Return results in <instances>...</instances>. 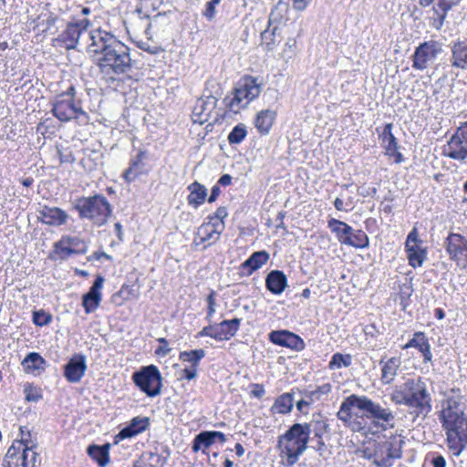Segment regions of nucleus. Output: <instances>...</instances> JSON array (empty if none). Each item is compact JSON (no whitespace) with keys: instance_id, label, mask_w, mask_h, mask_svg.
<instances>
[{"instance_id":"nucleus-63","label":"nucleus","mask_w":467,"mask_h":467,"mask_svg":"<svg viewBox=\"0 0 467 467\" xmlns=\"http://www.w3.org/2000/svg\"><path fill=\"white\" fill-rule=\"evenodd\" d=\"M432 467H446V460L441 454H435L431 459Z\"/></svg>"},{"instance_id":"nucleus-48","label":"nucleus","mask_w":467,"mask_h":467,"mask_svg":"<svg viewBox=\"0 0 467 467\" xmlns=\"http://www.w3.org/2000/svg\"><path fill=\"white\" fill-rule=\"evenodd\" d=\"M270 27L271 26H268V27L261 33L262 43L265 46L267 51L273 50L275 34L278 30L277 26H273L272 29H270Z\"/></svg>"},{"instance_id":"nucleus-10","label":"nucleus","mask_w":467,"mask_h":467,"mask_svg":"<svg viewBox=\"0 0 467 467\" xmlns=\"http://www.w3.org/2000/svg\"><path fill=\"white\" fill-rule=\"evenodd\" d=\"M327 227L341 244L358 249H365L369 245L368 236L364 231L355 230L343 221L331 218L327 221Z\"/></svg>"},{"instance_id":"nucleus-13","label":"nucleus","mask_w":467,"mask_h":467,"mask_svg":"<svg viewBox=\"0 0 467 467\" xmlns=\"http://www.w3.org/2000/svg\"><path fill=\"white\" fill-rule=\"evenodd\" d=\"M304 432L307 436V443L312 441L315 442L311 448L318 452L319 456H323L327 445L324 441V435L329 432V424L321 415L314 416L307 423H302Z\"/></svg>"},{"instance_id":"nucleus-64","label":"nucleus","mask_w":467,"mask_h":467,"mask_svg":"<svg viewBox=\"0 0 467 467\" xmlns=\"http://www.w3.org/2000/svg\"><path fill=\"white\" fill-rule=\"evenodd\" d=\"M201 337H209L212 338H214L215 335V326L214 325H209L207 327H204L199 333Z\"/></svg>"},{"instance_id":"nucleus-57","label":"nucleus","mask_w":467,"mask_h":467,"mask_svg":"<svg viewBox=\"0 0 467 467\" xmlns=\"http://www.w3.org/2000/svg\"><path fill=\"white\" fill-rule=\"evenodd\" d=\"M227 215H228V212H227L226 207L220 206L216 209L215 213L213 215H209L207 217V219L211 220V221H213V220L223 221L227 217Z\"/></svg>"},{"instance_id":"nucleus-31","label":"nucleus","mask_w":467,"mask_h":467,"mask_svg":"<svg viewBox=\"0 0 467 467\" xmlns=\"http://www.w3.org/2000/svg\"><path fill=\"white\" fill-rule=\"evenodd\" d=\"M287 286V277L281 270H272L265 277V287L274 295H281Z\"/></svg>"},{"instance_id":"nucleus-3","label":"nucleus","mask_w":467,"mask_h":467,"mask_svg":"<svg viewBox=\"0 0 467 467\" xmlns=\"http://www.w3.org/2000/svg\"><path fill=\"white\" fill-rule=\"evenodd\" d=\"M390 400L396 405H405L412 417L425 418L431 411V396L426 383L420 379H407L394 388Z\"/></svg>"},{"instance_id":"nucleus-32","label":"nucleus","mask_w":467,"mask_h":467,"mask_svg":"<svg viewBox=\"0 0 467 467\" xmlns=\"http://www.w3.org/2000/svg\"><path fill=\"white\" fill-rule=\"evenodd\" d=\"M25 442L26 440L22 437L20 441H15L8 448L7 452L3 460V467H16L21 462L20 455L24 451Z\"/></svg>"},{"instance_id":"nucleus-18","label":"nucleus","mask_w":467,"mask_h":467,"mask_svg":"<svg viewBox=\"0 0 467 467\" xmlns=\"http://www.w3.org/2000/svg\"><path fill=\"white\" fill-rule=\"evenodd\" d=\"M444 246L451 260L462 268L467 266V239L455 233H450L445 238Z\"/></svg>"},{"instance_id":"nucleus-4","label":"nucleus","mask_w":467,"mask_h":467,"mask_svg":"<svg viewBox=\"0 0 467 467\" xmlns=\"http://www.w3.org/2000/svg\"><path fill=\"white\" fill-rule=\"evenodd\" d=\"M404 444V437L400 434L384 436L375 441L372 448H366L364 457L377 467H392L396 460L402 458Z\"/></svg>"},{"instance_id":"nucleus-60","label":"nucleus","mask_w":467,"mask_h":467,"mask_svg":"<svg viewBox=\"0 0 467 467\" xmlns=\"http://www.w3.org/2000/svg\"><path fill=\"white\" fill-rule=\"evenodd\" d=\"M197 370L198 368L194 367H186L184 369L182 370V379H185L188 380H192L197 377Z\"/></svg>"},{"instance_id":"nucleus-35","label":"nucleus","mask_w":467,"mask_h":467,"mask_svg":"<svg viewBox=\"0 0 467 467\" xmlns=\"http://www.w3.org/2000/svg\"><path fill=\"white\" fill-rule=\"evenodd\" d=\"M109 443L103 445L91 444L87 448L88 455L100 467H106L109 463Z\"/></svg>"},{"instance_id":"nucleus-56","label":"nucleus","mask_w":467,"mask_h":467,"mask_svg":"<svg viewBox=\"0 0 467 467\" xmlns=\"http://www.w3.org/2000/svg\"><path fill=\"white\" fill-rule=\"evenodd\" d=\"M57 155L61 163H73L76 159L69 150L57 149Z\"/></svg>"},{"instance_id":"nucleus-27","label":"nucleus","mask_w":467,"mask_h":467,"mask_svg":"<svg viewBox=\"0 0 467 467\" xmlns=\"http://www.w3.org/2000/svg\"><path fill=\"white\" fill-rule=\"evenodd\" d=\"M269 259V254L266 251H257L253 253L240 265V275L242 276H249L254 271L261 268Z\"/></svg>"},{"instance_id":"nucleus-47","label":"nucleus","mask_w":467,"mask_h":467,"mask_svg":"<svg viewBox=\"0 0 467 467\" xmlns=\"http://www.w3.org/2000/svg\"><path fill=\"white\" fill-rule=\"evenodd\" d=\"M247 136L246 126L239 123L234 126L228 134L227 140L230 144H240Z\"/></svg>"},{"instance_id":"nucleus-11","label":"nucleus","mask_w":467,"mask_h":467,"mask_svg":"<svg viewBox=\"0 0 467 467\" xmlns=\"http://www.w3.org/2000/svg\"><path fill=\"white\" fill-rule=\"evenodd\" d=\"M131 379L135 386L147 397L154 398L161 393L162 377L155 365L141 367L132 373Z\"/></svg>"},{"instance_id":"nucleus-12","label":"nucleus","mask_w":467,"mask_h":467,"mask_svg":"<svg viewBox=\"0 0 467 467\" xmlns=\"http://www.w3.org/2000/svg\"><path fill=\"white\" fill-rule=\"evenodd\" d=\"M337 416L353 431H364V423L360 422L359 395L351 394L344 399Z\"/></svg>"},{"instance_id":"nucleus-16","label":"nucleus","mask_w":467,"mask_h":467,"mask_svg":"<svg viewBox=\"0 0 467 467\" xmlns=\"http://www.w3.org/2000/svg\"><path fill=\"white\" fill-rule=\"evenodd\" d=\"M91 22L85 17H74L72 21L67 23L66 29L58 36L57 40L63 43L67 49L77 48L80 36L86 33Z\"/></svg>"},{"instance_id":"nucleus-9","label":"nucleus","mask_w":467,"mask_h":467,"mask_svg":"<svg viewBox=\"0 0 467 467\" xmlns=\"http://www.w3.org/2000/svg\"><path fill=\"white\" fill-rule=\"evenodd\" d=\"M262 80L253 76H244L238 82L234 88L233 98H226L228 100L226 105L233 112H238L241 109L245 108L250 101L256 99L262 90Z\"/></svg>"},{"instance_id":"nucleus-52","label":"nucleus","mask_w":467,"mask_h":467,"mask_svg":"<svg viewBox=\"0 0 467 467\" xmlns=\"http://www.w3.org/2000/svg\"><path fill=\"white\" fill-rule=\"evenodd\" d=\"M26 400L29 402H37L42 395L40 390L33 386H27L25 388Z\"/></svg>"},{"instance_id":"nucleus-1","label":"nucleus","mask_w":467,"mask_h":467,"mask_svg":"<svg viewBox=\"0 0 467 467\" xmlns=\"http://www.w3.org/2000/svg\"><path fill=\"white\" fill-rule=\"evenodd\" d=\"M91 43L88 54L96 57L101 74L115 79L116 75L129 74L132 70L130 47L113 34L98 29L89 33Z\"/></svg>"},{"instance_id":"nucleus-15","label":"nucleus","mask_w":467,"mask_h":467,"mask_svg":"<svg viewBox=\"0 0 467 467\" xmlns=\"http://www.w3.org/2000/svg\"><path fill=\"white\" fill-rule=\"evenodd\" d=\"M443 154L452 160L465 161L467 160V121L457 128L454 134L443 147Z\"/></svg>"},{"instance_id":"nucleus-21","label":"nucleus","mask_w":467,"mask_h":467,"mask_svg":"<svg viewBox=\"0 0 467 467\" xmlns=\"http://www.w3.org/2000/svg\"><path fill=\"white\" fill-rule=\"evenodd\" d=\"M150 420L149 417H134L130 420L127 426L122 428L114 437V444H118L125 439H131L149 429Z\"/></svg>"},{"instance_id":"nucleus-55","label":"nucleus","mask_w":467,"mask_h":467,"mask_svg":"<svg viewBox=\"0 0 467 467\" xmlns=\"http://www.w3.org/2000/svg\"><path fill=\"white\" fill-rule=\"evenodd\" d=\"M157 341L161 344L159 348H156L155 354L161 357H165L171 352V348L168 347V340L164 337H159Z\"/></svg>"},{"instance_id":"nucleus-59","label":"nucleus","mask_w":467,"mask_h":467,"mask_svg":"<svg viewBox=\"0 0 467 467\" xmlns=\"http://www.w3.org/2000/svg\"><path fill=\"white\" fill-rule=\"evenodd\" d=\"M422 243L423 241L419 238V233L417 228H413L407 236L405 245L413 244H421Z\"/></svg>"},{"instance_id":"nucleus-33","label":"nucleus","mask_w":467,"mask_h":467,"mask_svg":"<svg viewBox=\"0 0 467 467\" xmlns=\"http://www.w3.org/2000/svg\"><path fill=\"white\" fill-rule=\"evenodd\" d=\"M379 364L382 366L381 368V381L383 384H390L397 376L398 369L401 365L400 358L398 357H392L387 361L381 358Z\"/></svg>"},{"instance_id":"nucleus-46","label":"nucleus","mask_w":467,"mask_h":467,"mask_svg":"<svg viewBox=\"0 0 467 467\" xmlns=\"http://www.w3.org/2000/svg\"><path fill=\"white\" fill-rule=\"evenodd\" d=\"M352 364V356L350 354L335 353L328 363L331 370L339 369L341 368H348Z\"/></svg>"},{"instance_id":"nucleus-37","label":"nucleus","mask_w":467,"mask_h":467,"mask_svg":"<svg viewBox=\"0 0 467 467\" xmlns=\"http://www.w3.org/2000/svg\"><path fill=\"white\" fill-rule=\"evenodd\" d=\"M451 62L454 67L467 69V44L458 41L452 45Z\"/></svg>"},{"instance_id":"nucleus-6","label":"nucleus","mask_w":467,"mask_h":467,"mask_svg":"<svg viewBox=\"0 0 467 467\" xmlns=\"http://www.w3.org/2000/svg\"><path fill=\"white\" fill-rule=\"evenodd\" d=\"M277 448L284 466L292 467L308 448L307 436L304 432L302 423H294L278 437Z\"/></svg>"},{"instance_id":"nucleus-24","label":"nucleus","mask_w":467,"mask_h":467,"mask_svg":"<svg viewBox=\"0 0 467 467\" xmlns=\"http://www.w3.org/2000/svg\"><path fill=\"white\" fill-rule=\"evenodd\" d=\"M393 124L387 123L382 130L381 139L383 147L386 150V153L389 157L394 158L396 163H401L404 161V157L401 152L399 151V145L396 137L392 133Z\"/></svg>"},{"instance_id":"nucleus-14","label":"nucleus","mask_w":467,"mask_h":467,"mask_svg":"<svg viewBox=\"0 0 467 467\" xmlns=\"http://www.w3.org/2000/svg\"><path fill=\"white\" fill-rule=\"evenodd\" d=\"M442 47V43L436 40L420 43L412 55V67L417 70H425L429 63L443 52Z\"/></svg>"},{"instance_id":"nucleus-2","label":"nucleus","mask_w":467,"mask_h":467,"mask_svg":"<svg viewBox=\"0 0 467 467\" xmlns=\"http://www.w3.org/2000/svg\"><path fill=\"white\" fill-rule=\"evenodd\" d=\"M464 397L459 389L444 394L439 420L446 434L448 449L460 456L467 446V417L464 413Z\"/></svg>"},{"instance_id":"nucleus-58","label":"nucleus","mask_w":467,"mask_h":467,"mask_svg":"<svg viewBox=\"0 0 467 467\" xmlns=\"http://www.w3.org/2000/svg\"><path fill=\"white\" fill-rule=\"evenodd\" d=\"M148 456V460L152 462L150 463V465L152 467H156L158 465H164L165 462H166V459L165 458H162L160 454L156 453V452H149L146 454Z\"/></svg>"},{"instance_id":"nucleus-8","label":"nucleus","mask_w":467,"mask_h":467,"mask_svg":"<svg viewBox=\"0 0 467 467\" xmlns=\"http://www.w3.org/2000/svg\"><path fill=\"white\" fill-rule=\"evenodd\" d=\"M75 209L81 219H88L97 226L104 225L112 213L111 204L101 194L77 200Z\"/></svg>"},{"instance_id":"nucleus-36","label":"nucleus","mask_w":467,"mask_h":467,"mask_svg":"<svg viewBox=\"0 0 467 467\" xmlns=\"http://www.w3.org/2000/svg\"><path fill=\"white\" fill-rule=\"evenodd\" d=\"M409 265L413 268L420 267L427 259V250L421 244H413L405 245Z\"/></svg>"},{"instance_id":"nucleus-7","label":"nucleus","mask_w":467,"mask_h":467,"mask_svg":"<svg viewBox=\"0 0 467 467\" xmlns=\"http://www.w3.org/2000/svg\"><path fill=\"white\" fill-rule=\"evenodd\" d=\"M360 422L364 431L372 428L386 431L395 426V415L389 408L382 407L367 396H359Z\"/></svg>"},{"instance_id":"nucleus-62","label":"nucleus","mask_w":467,"mask_h":467,"mask_svg":"<svg viewBox=\"0 0 467 467\" xmlns=\"http://www.w3.org/2000/svg\"><path fill=\"white\" fill-rule=\"evenodd\" d=\"M253 389L251 390V396L261 399L265 394V389L263 385L261 384H253L252 385Z\"/></svg>"},{"instance_id":"nucleus-19","label":"nucleus","mask_w":467,"mask_h":467,"mask_svg":"<svg viewBox=\"0 0 467 467\" xmlns=\"http://www.w3.org/2000/svg\"><path fill=\"white\" fill-rule=\"evenodd\" d=\"M268 338L275 345L284 347L294 351L299 352L306 348L302 337L298 335L285 329L273 330L269 333Z\"/></svg>"},{"instance_id":"nucleus-39","label":"nucleus","mask_w":467,"mask_h":467,"mask_svg":"<svg viewBox=\"0 0 467 467\" xmlns=\"http://www.w3.org/2000/svg\"><path fill=\"white\" fill-rule=\"evenodd\" d=\"M36 443L33 441L25 442L24 451L20 455L22 467H36L39 464L41 459L38 453L35 451Z\"/></svg>"},{"instance_id":"nucleus-20","label":"nucleus","mask_w":467,"mask_h":467,"mask_svg":"<svg viewBox=\"0 0 467 467\" xmlns=\"http://www.w3.org/2000/svg\"><path fill=\"white\" fill-rule=\"evenodd\" d=\"M86 357L83 354H74L64 366V377L69 383H78L87 370Z\"/></svg>"},{"instance_id":"nucleus-25","label":"nucleus","mask_w":467,"mask_h":467,"mask_svg":"<svg viewBox=\"0 0 467 467\" xmlns=\"http://www.w3.org/2000/svg\"><path fill=\"white\" fill-rule=\"evenodd\" d=\"M147 151L139 150L138 154L130 161V167L124 171L123 178L127 182H134L139 176L147 173L146 163Z\"/></svg>"},{"instance_id":"nucleus-54","label":"nucleus","mask_w":467,"mask_h":467,"mask_svg":"<svg viewBox=\"0 0 467 467\" xmlns=\"http://www.w3.org/2000/svg\"><path fill=\"white\" fill-rule=\"evenodd\" d=\"M205 223L211 225V228L213 229L212 232H213V234H217V236H215V239H219L220 235L222 234V233L223 232V230L225 228L224 222L218 221V220H213V221L208 220V222Z\"/></svg>"},{"instance_id":"nucleus-40","label":"nucleus","mask_w":467,"mask_h":467,"mask_svg":"<svg viewBox=\"0 0 467 467\" xmlns=\"http://www.w3.org/2000/svg\"><path fill=\"white\" fill-rule=\"evenodd\" d=\"M294 406V394L290 392L283 393L278 396L270 410L273 414H287L289 413Z\"/></svg>"},{"instance_id":"nucleus-28","label":"nucleus","mask_w":467,"mask_h":467,"mask_svg":"<svg viewBox=\"0 0 467 467\" xmlns=\"http://www.w3.org/2000/svg\"><path fill=\"white\" fill-rule=\"evenodd\" d=\"M410 348H417L421 353L424 363L431 362V344L424 332H415L413 337L403 346V349Z\"/></svg>"},{"instance_id":"nucleus-45","label":"nucleus","mask_w":467,"mask_h":467,"mask_svg":"<svg viewBox=\"0 0 467 467\" xmlns=\"http://www.w3.org/2000/svg\"><path fill=\"white\" fill-rule=\"evenodd\" d=\"M213 229L211 228V225L209 224H206L205 223H202L197 230L196 232V237L194 238V244L196 245L202 244V243H204V242H208V241H213V243H215L216 241H218L219 239H215V236H217V234H213V232H212Z\"/></svg>"},{"instance_id":"nucleus-17","label":"nucleus","mask_w":467,"mask_h":467,"mask_svg":"<svg viewBox=\"0 0 467 467\" xmlns=\"http://www.w3.org/2000/svg\"><path fill=\"white\" fill-rule=\"evenodd\" d=\"M87 252V244L77 236L63 235L54 244V254L59 260L66 261L73 255L85 254Z\"/></svg>"},{"instance_id":"nucleus-38","label":"nucleus","mask_w":467,"mask_h":467,"mask_svg":"<svg viewBox=\"0 0 467 467\" xmlns=\"http://www.w3.org/2000/svg\"><path fill=\"white\" fill-rule=\"evenodd\" d=\"M188 191L190 192L187 197L189 205L198 208L204 203L207 196V189L204 185L198 182H193L188 186Z\"/></svg>"},{"instance_id":"nucleus-41","label":"nucleus","mask_w":467,"mask_h":467,"mask_svg":"<svg viewBox=\"0 0 467 467\" xmlns=\"http://www.w3.org/2000/svg\"><path fill=\"white\" fill-rule=\"evenodd\" d=\"M214 439L211 431H201L197 434L193 441L192 449L194 452L202 450L205 455H209L207 449L214 443Z\"/></svg>"},{"instance_id":"nucleus-49","label":"nucleus","mask_w":467,"mask_h":467,"mask_svg":"<svg viewBox=\"0 0 467 467\" xmlns=\"http://www.w3.org/2000/svg\"><path fill=\"white\" fill-rule=\"evenodd\" d=\"M413 293V288L410 285H402L400 286L399 298L400 304L402 306L403 310H406L407 306L410 304V297Z\"/></svg>"},{"instance_id":"nucleus-26","label":"nucleus","mask_w":467,"mask_h":467,"mask_svg":"<svg viewBox=\"0 0 467 467\" xmlns=\"http://www.w3.org/2000/svg\"><path fill=\"white\" fill-rule=\"evenodd\" d=\"M40 221L50 226H60L67 223L68 214L58 207L44 206L39 211Z\"/></svg>"},{"instance_id":"nucleus-29","label":"nucleus","mask_w":467,"mask_h":467,"mask_svg":"<svg viewBox=\"0 0 467 467\" xmlns=\"http://www.w3.org/2000/svg\"><path fill=\"white\" fill-rule=\"evenodd\" d=\"M461 2L462 0H438L436 5L432 7L433 13L436 16V17L433 18L432 26L440 30L444 25L448 12L457 6Z\"/></svg>"},{"instance_id":"nucleus-44","label":"nucleus","mask_w":467,"mask_h":467,"mask_svg":"<svg viewBox=\"0 0 467 467\" xmlns=\"http://www.w3.org/2000/svg\"><path fill=\"white\" fill-rule=\"evenodd\" d=\"M206 352L200 349H193L191 351H182L179 354V359L182 362L190 363L191 367L198 368L200 361L205 357Z\"/></svg>"},{"instance_id":"nucleus-42","label":"nucleus","mask_w":467,"mask_h":467,"mask_svg":"<svg viewBox=\"0 0 467 467\" xmlns=\"http://www.w3.org/2000/svg\"><path fill=\"white\" fill-rule=\"evenodd\" d=\"M288 3L285 0H279L271 10L269 15V26H277L286 19L288 14Z\"/></svg>"},{"instance_id":"nucleus-51","label":"nucleus","mask_w":467,"mask_h":467,"mask_svg":"<svg viewBox=\"0 0 467 467\" xmlns=\"http://www.w3.org/2000/svg\"><path fill=\"white\" fill-rule=\"evenodd\" d=\"M221 0H210L206 3L205 9L202 16L209 21L213 20L216 15V6L220 4Z\"/></svg>"},{"instance_id":"nucleus-61","label":"nucleus","mask_w":467,"mask_h":467,"mask_svg":"<svg viewBox=\"0 0 467 467\" xmlns=\"http://www.w3.org/2000/svg\"><path fill=\"white\" fill-rule=\"evenodd\" d=\"M312 0H292V7L296 12L305 11Z\"/></svg>"},{"instance_id":"nucleus-30","label":"nucleus","mask_w":467,"mask_h":467,"mask_svg":"<svg viewBox=\"0 0 467 467\" xmlns=\"http://www.w3.org/2000/svg\"><path fill=\"white\" fill-rule=\"evenodd\" d=\"M241 324L240 318H233L230 320H223L221 323L214 324L215 335L214 339L217 341L229 340L235 336L239 330Z\"/></svg>"},{"instance_id":"nucleus-5","label":"nucleus","mask_w":467,"mask_h":467,"mask_svg":"<svg viewBox=\"0 0 467 467\" xmlns=\"http://www.w3.org/2000/svg\"><path fill=\"white\" fill-rule=\"evenodd\" d=\"M76 95V88L73 85H70L66 91L56 95L51 101V112L61 122L75 119L80 124H87L89 117L82 109L81 101L77 99Z\"/></svg>"},{"instance_id":"nucleus-34","label":"nucleus","mask_w":467,"mask_h":467,"mask_svg":"<svg viewBox=\"0 0 467 467\" xmlns=\"http://www.w3.org/2000/svg\"><path fill=\"white\" fill-rule=\"evenodd\" d=\"M276 118V111L273 109H263L256 114L254 126L262 135L269 133L273 123Z\"/></svg>"},{"instance_id":"nucleus-43","label":"nucleus","mask_w":467,"mask_h":467,"mask_svg":"<svg viewBox=\"0 0 467 467\" xmlns=\"http://www.w3.org/2000/svg\"><path fill=\"white\" fill-rule=\"evenodd\" d=\"M26 371L44 370L46 360L36 352H30L22 361Z\"/></svg>"},{"instance_id":"nucleus-53","label":"nucleus","mask_w":467,"mask_h":467,"mask_svg":"<svg viewBox=\"0 0 467 467\" xmlns=\"http://www.w3.org/2000/svg\"><path fill=\"white\" fill-rule=\"evenodd\" d=\"M208 310L206 319L211 322L212 317L215 313V292L213 290L207 296Z\"/></svg>"},{"instance_id":"nucleus-50","label":"nucleus","mask_w":467,"mask_h":467,"mask_svg":"<svg viewBox=\"0 0 467 467\" xmlns=\"http://www.w3.org/2000/svg\"><path fill=\"white\" fill-rule=\"evenodd\" d=\"M52 321V316L44 310H37L33 313V323L37 327H44Z\"/></svg>"},{"instance_id":"nucleus-23","label":"nucleus","mask_w":467,"mask_h":467,"mask_svg":"<svg viewBox=\"0 0 467 467\" xmlns=\"http://www.w3.org/2000/svg\"><path fill=\"white\" fill-rule=\"evenodd\" d=\"M217 101V98L213 95L199 99L192 110V118L193 122L203 124L208 121L210 115L216 108Z\"/></svg>"},{"instance_id":"nucleus-22","label":"nucleus","mask_w":467,"mask_h":467,"mask_svg":"<svg viewBox=\"0 0 467 467\" xmlns=\"http://www.w3.org/2000/svg\"><path fill=\"white\" fill-rule=\"evenodd\" d=\"M104 283V277L98 275L88 293L82 296V306L87 314L94 312L102 299L101 288Z\"/></svg>"}]
</instances>
